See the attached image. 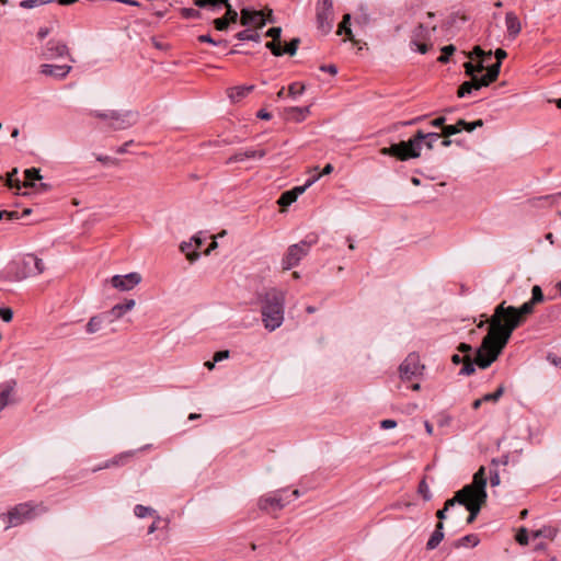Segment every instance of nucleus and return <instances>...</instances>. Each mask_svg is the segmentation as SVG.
Instances as JSON below:
<instances>
[{
	"label": "nucleus",
	"mask_w": 561,
	"mask_h": 561,
	"mask_svg": "<svg viewBox=\"0 0 561 561\" xmlns=\"http://www.w3.org/2000/svg\"><path fill=\"white\" fill-rule=\"evenodd\" d=\"M535 304L531 300L524 302L519 308L500 304L490 319L488 334L478 348V366L486 369L497 359L507 344L513 331L522 325L526 316L534 312Z\"/></svg>",
	"instance_id": "obj_1"
},
{
	"label": "nucleus",
	"mask_w": 561,
	"mask_h": 561,
	"mask_svg": "<svg viewBox=\"0 0 561 561\" xmlns=\"http://www.w3.org/2000/svg\"><path fill=\"white\" fill-rule=\"evenodd\" d=\"M486 483L485 468L480 467L473 474L472 482L456 492L457 503L463 505L473 516H478L486 502Z\"/></svg>",
	"instance_id": "obj_2"
},
{
	"label": "nucleus",
	"mask_w": 561,
	"mask_h": 561,
	"mask_svg": "<svg viewBox=\"0 0 561 561\" xmlns=\"http://www.w3.org/2000/svg\"><path fill=\"white\" fill-rule=\"evenodd\" d=\"M285 299V293L277 288L266 290L260 298L262 321L270 332L284 322Z\"/></svg>",
	"instance_id": "obj_3"
},
{
	"label": "nucleus",
	"mask_w": 561,
	"mask_h": 561,
	"mask_svg": "<svg viewBox=\"0 0 561 561\" xmlns=\"http://www.w3.org/2000/svg\"><path fill=\"white\" fill-rule=\"evenodd\" d=\"M442 136L443 135L438 133L417 130L408 141L391 145L388 148V156H393L400 160L416 158L420 156L423 145H425L427 149H432L434 144L437 142Z\"/></svg>",
	"instance_id": "obj_4"
},
{
	"label": "nucleus",
	"mask_w": 561,
	"mask_h": 561,
	"mask_svg": "<svg viewBox=\"0 0 561 561\" xmlns=\"http://www.w3.org/2000/svg\"><path fill=\"white\" fill-rule=\"evenodd\" d=\"M47 511L48 508L43 503H34L33 501L16 504L7 514L2 515L8 519L5 529L16 527L27 520H32L37 515L44 514Z\"/></svg>",
	"instance_id": "obj_5"
},
{
	"label": "nucleus",
	"mask_w": 561,
	"mask_h": 561,
	"mask_svg": "<svg viewBox=\"0 0 561 561\" xmlns=\"http://www.w3.org/2000/svg\"><path fill=\"white\" fill-rule=\"evenodd\" d=\"M45 264L42 259L33 253L23 255L20 260L10 265V274L15 280H22L42 274Z\"/></svg>",
	"instance_id": "obj_6"
},
{
	"label": "nucleus",
	"mask_w": 561,
	"mask_h": 561,
	"mask_svg": "<svg viewBox=\"0 0 561 561\" xmlns=\"http://www.w3.org/2000/svg\"><path fill=\"white\" fill-rule=\"evenodd\" d=\"M299 496L300 492L298 489L291 491L290 494H288L287 490L285 489L276 490L262 495L257 500V507L262 512L273 514L283 510L286 505Z\"/></svg>",
	"instance_id": "obj_7"
},
{
	"label": "nucleus",
	"mask_w": 561,
	"mask_h": 561,
	"mask_svg": "<svg viewBox=\"0 0 561 561\" xmlns=\"http://www.w3.org/2000/svg\"><path fill=\"white\" fill-rule=\"evenodd\" d=\"M93 117L107 122V127L113 130H123L129 128L136 123L137 115L127 111H92L90 113Z\"/></svg>",
	"instance_id": "obj_8"
},
{
	"label": "nucleus",
	"mask_w": 561,
	"mask_h": 561,
	"mask_svg": "<svg viewBox=\"0 0 561 561\" xmlns=\"http://www.w3.org/2000/svg\"><path fill=\"white\" fill-rule=\"evenodd\" d=\"M436 30L435 25L421 22L412 31L410 38V47L421 54H426L431 47L427 42L431 39L432 33Z\"/></svg>",
	"instance_id": "obj_9"
},
{
	"label": "nucleus",
	"mask_w": 561,
	"mask_h": 561,
	"mask_svg": "<svg viewBox=\"0 0 561 561\" xmlns=\"http://www.w3.org/2000/svg\"><path fill=\"white\" fill-rule=\"evenodd\" d=\"M312 242L309 241H300L299 243L291 244L285 255L282 259V267L284 271H289L293 267L297 266L300 261L308 255Z\"/></svg>",
	"instance_id": "obj_10"
},
{
	"label": "nucleus",
	"mask_w": 561,
	"mask_h": 561,
	"mask_svg": "<svg viewBox=\"0 0 561 561\" xmlns=\"http://www.w3.org/2000/svg\"><path fill=\"white\" fill-rule=\"evenodd\" d=\"M317 26L322 34H329L333 27L334 11L332 0H318Z\"/></svg>",
	"instance_id": "obj_11"
},
{
	"label": "nucleus",
	"mask_w": 561,
	"mask_h": 561,
	"mask_svg": "<svg viewBox=\"0 0 561 561\" xmlns=\"http://www.w3.org/2000/svg\"><path fill=\"white\" fill-rule=\"evenodd\" d=\"M425 366L421 363L420 355L411 352L399 366V376L402 380H411L423 375Z\"/></svg>",
	"instance_id": "obj_12"
},
{
	"label": "nucleus",
	"mask_w": 561,
	"mask_h": 561,
	"mask_svg": "<svg viewBox=\"0 0 561 561\" xmlns=\"http://www.w3.org/2000/svg\"><path fill=\"white\" fill-rule=\"evenodd\" d=\"M141 282L139 273L131 272L126 275H114L111 278V284L114 288L126 291L133 289Z\"/></svg>",
	"instance_id": "obj_13"
},
{
	"label": "nucleus",
	"mask_w": 561,
	"mask_h": 561,
	"mask_svg": "<svg viewBox=\"0 0 561 561\" xmlns=\"http://www.w3.org/2000/svg\"><path fill=\"white\" fill-rule=\"evenodd\" d=\"M43 56L47 59H55L64 56H68L70 61H75L72 56L69 54V49L64 42L57 39H49L43 50Z\"/></svg>",
	"instance_id": "obj_14"
},
{
	"label": "nucleus",
	"mask_w": 561,
	"mask_h": 561,
	"mask_svg": "<svg viewBox=\"0 0 561 561\" xmlns=\"http://www.w3.org/2000/svg\"><path fill=\"white\" fill-rule=\"evenodd\" d=\"M320 175L313 176L309 179L304 185L301 186H295L294 188L284 192L280 197L278 198L277 203L282 207L290 206L293 203H295L299 195H301L307 187H309L311 184H313Z\"/></svg>",
	"instance_id": "obj_15"
},
{
	"label": "nucleus",
	"mask_w": 561,
	"mask_h": 561,
	"mask_svg": "<svg viewBox=\"0 0 561 561\" xmlns=\"http://www.w3.org/2000/svg\"><path fill=\"white\" fill-rule=\"evenodd\" d=\"M267 21L273 22L272 12H270ZM240 22L244 26L255 25L256 27H262L265 25L266 19L264 18V14L262 11H252L250 9H242Z\"/></svg>",
	"instance_id": "obj_16"
},
{
	"label": "nucleus",
	"mask_w": 561,
	"mask_h": 561,
	"mask_svg": "<svg viewBox=\"0 0 561 561\" xmlns=\"http://www.w3.org/2000/svg\"><path fill=\"white\" fill-rule=\"evenodd\" d=\"M72 67L68 65H49L44 64L41 66V73L50 76L57 79H64L71 71Z\"/></svg>",
	"instance_id": "obj_17"
},
{
	"label": "nucleus",
	"mask_w": 561,
	"mask_h": 561,
	"mask_svg": "<svg viewBox=\"0 0 561 561\" xmlns=\"http://www.w3.org/2000/svg\"><path fill=\"white\" fill-rule=\"evenodd\" d=\"M265 156H266V151L264 149H248L244 151L236 152L234 154L229 157L226 161V164L241 162V161H244L245 159H252V158L262 159Z\"/></svg>",
	"instance_id": "obj_18"
},
{
	"label": "nucleus",
	"mask_w": 561,
	"mask_h": 561,
	"mask_svg": "<svg viewBox=\"0 0 561 561\" xmlns=\"http://www.w3.org/2000/svg\"><path fill=\"white\" fill-rule=\"evenodd\" d=\"M505 26H506L508 38L515 39L519 35V33L522 31V24H520V21L515 12H513V11L506 12Z\"/></svg>",
	"instance_id": "obj_19"
},
{
	"label": "nucleus",
	"mask_w": 561,
	"mask_h": 561,
	"mask_svg": "<svg viewBox=\"0 0 561 561\" xmlns=\"http://www.w3.org/2000/svg\"><path fill=\"white\" fill-rule=\"evenodd\" d=\"M309 113H310L309 106H304V107L293 106V107L284 108L283 117L286 121L299 123V122L305 121L306 117L309 115Z\"/></svg>",
	"instance_id": "obj_20"
},
{
	"label": "nucleus",
	"mask_w": 561,
	"mask_h": 561,
	"mask_svg": "<svg viewBox=\"0 0 561 561\" xmlns=\"http://www.w3.org/2000/svg\"><path fill=\"white\" fill-rule=\"evenodd\" d=\"M136 302L134 299H126L123 304H116L106 316H112L114 319L122 318L126 312L130 311L135 307Z\"/></svg>",
	"instance_id": "obj_21"
},
{
	"label": "nucleus",
	"mask_w": 561,
	"mask_h": 561,
	"mask_svg": "<svg viewBox=\"0 0 561 561\" xmlns=\"http://www.w3.org/2000/svg\"><path fill=\"white\" fill-rule=\"evenodd\" d=\"M444 536H445L444 535V524H443V522H438L435 527V530L433 531V534L431 535L430 539L426 542V549L427 550L436 549L439 546V543L443 541Z\"/></svg>",
	"instance_id": "obj_22"
},
{
	"label": "nucleus",
	"mask_w": 561,
	"mask_h": 561,
	"mask_svg": "<svg viewBox=\"0 0 561 561\" xmlns=\"http://www.w3.org/2000/svg\"><path fill=\"white\" fill-rule=\"evenodd\" d=\"M16 386L15 380H10L4 385V388L0 391V412L10 404L11 396Z\"/></svg>",
	"instance_id": "obj_23"
},
{
	"label": "nucleus",
	"mask_w": 561,
	"mask_h": 561,
	"mask_svg": "<svg viewBox=\"0 0 561 561\" xmlns=\"http://www.w3.org/2000/svg\"><path fill=\"white\" fill-rule=\"evenodd\" d=\"M254 85H239L233 87L228 90V96L232 102H239L243 98H245L251 91H253Z\"/></svg>",
	"instance_id": "obj_24"
},
{
	"label": "nucleus",
	"mask_w": 561,
	"mask_h": 561,
	"mask_svg": "<svg viewBox=\"0 0 561 561\" xmlns=\"http://www.w3.org/2000/svg\"><path fill=\"white\" fill-rule=\"evenodd\" d=\"M131 456H133L131 453H123V454L116 455L112 459L105 461L104 465L99 466L98 468H95L93 471H98V470H102V469H107V468L116 467V466H123V465L126 463V460L128 458H130Z\"/></svg>",
	"instance_id": "obj_25"
},
{
	"label": "nucleus",
	"mask_w": 561,
	"mask_h": 561,
	"mask_svg": "<svg viewBox=\"0 0 561 561\" xmlns=\"http://www.w3.org/2000/svg\"><path fill=\"white\" fill-rule=\"evenodd\" d=\"M337 34H345L348 41H354V36L351 30V15L344 14L341 23L339 24Z\"/></svg>",
	"instance_id": "obj_26"
},
{
	"label": "nucleus",
	"mask_w": 561,
	"mask_h": 561,
	"mask_svg": "<svg viewBox=\"0 0 561 561\" xmlns=\"http://www.w3.org/2000/svg\"><path fill=\"white\" fill-rule=\"evenodd\" d=\"M105 316V313L93 316L87 324V332L90 334L98 332L102 327L103 318Z\"/></svg>",
	"instance_id": "obj_27"
},
{
	"label": "nucleus",
	"mask_w": 561,
	"mask_h": 561,
	"mask_svg": "<svg viewBox=\"0 0 561 561\" xmlns=\"http://www.w3.org/2000/svg\"><path fill=\"white\" fill-rule=\"evenodd\" d=\"M478 355L476 356L474 362L471 359L469 355H466L463 358V366L459 371V375L469 376L476 371L474 364L478 365Z\"/></svg>",
	"instance_id": "obj_28"
},
{
	"label": "nucleus",
	"mask_w": 561,
	"mask_h": 561,
	"mask_svg": "<svg viewBox=\"0 0 561 561\" xmlns=\"http://www.w3.org/2000/svg\"><path fill=\"white\" fill-rule=\"evenodd\" d=\"M24 174H25V181H24L23 185L25 187L34 186V181L42 179V176L39 174V170L36 168H31V169L25 170Z\"/></svg>",
	"instance_id": "obj_29"
},
{
	"label": "nucleus",
	"mask_w": 561,
	"mask_h": 561,
	"mask_svg": "<svg viewBox=\"0 0 561 561\" xmlns=\"http://www.w3.org/2000/svg\"><path fill=\"white\" fill-rule=\"evenodd\" d=\"M479 542H480V540H479L478 536L470 534V535H466V536L461 537L460 539H458L457 542L455 543V546L457 548L467 547V546L476 547Z\"/></svg>",
	"instance_id": "obj_30"
},
{
	"label": "nucleus",
	"mask_w": 561,
	"mask_h": 561,
	"mask_svg": "<svg viewBox=\"0 0 561 561\" xmlns=\"http://www.w3.org/2000/svg\"><path fill=\"white\" fill-rule=\"evenodd\" d=\"M234 37L239 41H252L260 42L261 37L257 32H253L251 30H243L238 32Z\"/></svg>",
	"instance_id": "obj_31"
},
{
	"label": "nucleus",
	"mask_w": 561,
	"mask_h": 561,
	"mask_svg": "<svg viewBox=\"0 0 561 561\" xmlns=\"http://www.w3.org/2000/svg\"><path fill=\"white\" fill-rule=\"evenodd\" d=\"M417 492L426 502L432 499V492L425 479L420 481Z\"/></svg>",
	"instance_id": "obj_32"
},
{
	"label": "nucleus",
	"mask_w": 561,
	"mask_h": 561,
	"mask_svg": "<svg viewBox=\"0 0 561 561\" xmlns=\"http://www.w3.org/2000/svg\"><path fill=\"white\" fill-rule=\"evenodd\" d=\"M456 47L454 45H446L442 48V55L437 58V61L440 64H447L449 61V57L455 53Z\"/></svg>",
	"instance_id": "obj_33"
},
{
	"label": "nucleus",
	"mask_w": 561,
	"mask_h": 561,
	"mask_svg": "<svg viewBox=\"0 0 561 561\" xmlns=\"http://www.w3.org/2000/svg\"><path fill=\"white\" fill-rule=\"evenodd\" d=\"M134 513L137 517L144 518V517L153 515L156 513V511L149 506L138 504L135 506Z\"/></svg>",
	"instance_id": "obj_34"
},
{
	"label": "nucleus",
	"mask_w": 561,
	"mask_h": 561,
	"mask_svg": "<svg viewBox=\"0 0 561 561\" xmlns=\"http://www.w3.org/2000/svg\"><path fill=\"white\" fill-rule=\"evenodd\" d=\"M456 503H457L456 495L453 499H449L445 502V506L442 510L437 511V513H436V516L439 519V522H443L446 518L447 511L450 507L455 506Z\"/></svg>",
	"instance_id": "obj_35"
},
{
	"label": "nucleus",
	"mask_w": 561,
	"mask_h": 561,
	"mask_svg": "<svg viewBox=\"0 0 561 561\" xmlns=\"http://www.w3.org/2000/svg\"><path fill=\"white\" fill-rule=\"evenodd\" d=\"M50 2H53V0H23L20 2V7L23 9H33Z\"/></svg>",
	"instance_id": "obj_36"
},
{
	"label": "nucleus",
	"mask_w": 561,
	"mask_h": 561,
	"mask_svg": "<svg viewBox=\"0 0 561 561\" xmlns=\"http://www.w3.org/2000/svg\"><path fill=\"white\" fill-rule=\"evenodd\" d=\"M266 48L270 49L272 51V54L274 56H283L284 55V50H283V47L280 45V41H271V42H267L266 43Z\"/></svg>",
	"instance_id": "obj_37"
},
{
	"label": "nucleus",
	"mask_w": 561,
	"mask_h": 561,
	"mask_svg": "<svg viewBox=\"0 0 561 561\" xmlns=\"http://www.w3.org/2000/svg\"><path fill=\"white\" fill-rule=\"evenodd\" d=\"M505 388L501 385L493 393H486L482 397V400L485 402L493 401L496 402L504 393Z\"/></svg>",
	"instance_id": "obj_38"
},
{
	"label": "nucleus",
	"mask_w": 561,
	"mask_h": 561,
	"mask_svg": "<svg viewBox=\"0 0 561 561\" xmlns=\"http://www.w3.org/2000/svg\"><path fill=\"white\" fill-rule=\"evenodd\" d=\"M557 530L552 527H543L533 533L535 538L545 537V538H553L556 536Z\"/></svg>",
	"instance_id": "obj_39"
},
{
	"label": "nucleus",
	"mask_w": 561,
	"mask_h": 561,
	"mask_svg": "<svg viewBox=\"0 0 561 561\" xmlns=\"http://www.w3.org/2000/svg\"><path fill=\"white\" fill-rule=\"evenodd\" d=\"M300 39L298 37L293 38L286 46L283 48L284 54H288L289 56H294L297 53L299 47Z\"/></svg>",
	"instance_id": "obj_40"
},
{
	"label": "nucleus",
	"mask_w": 561,
	"mask_h": 561,
	"mask_svg": "<svg viewBox=\"0 0 561 561\" xmlns=\"http://www.w3.org/2000/svg\"><path fill=\"white\" fill-rule=\"evenodd\" d=\"M225 5L227 8V11L222 18L226 19V21L229 24L236 23L238 21V16H239L238 12L229 4V2H227V4H225Z\"/></svg>",
	"instance_id": "obj_41"
},
{
	"label": "nucleus",
	"mask_w": 561,
	"mask_h": 561,
	"mask_svg": "<svg viewBox=\"0 0 561 561\" xmlns=\"http://www.w3.org/2000/svg\"><path fill=\"white\" fill-rule=\"evenodd\" d=\"M305 91V85L299 82H294L288 87V95L291 98H296L301 95Z\"/></svg>",
	"instance_id": "obj_42"
},
{
	"label": "nucleus",
	"mask_w": 561,
	"mask_h": 561,
	"mask_svg": "<svg viewBox=\"0 0 561 561\" xmlns=\"http://www.w3.org/2000/svg\"><path fill=\"white\" fill-rule=\"evenodd\" d=\"M473 82L465 81L458 89V98H465L466 95L471 94L473 91Z\"/></svg>",
	"instance_id": "obj_43"
},
{
	"label": "nucleus",
	"mask_w": 561,
	"mask_h": 561,
	"mask_svg": "<svg viewBox=\"0 0 561 561\" xmlns=\"http://www.w3.org/2000/svg\"><path fill=\"white\" fill-rule=\"evenodd\" d=\"M500 69H501L500 62H495V64L491 65L490 67H488L486 73H485L488 76V79L495 81L499 77Z\"/></svg>",
	"instance_id": "obj_44"
},
{
	"label": "nucleus",
	"mask_w": 561,
	"mask_h": 561,
	"mask_svg": "<svg viewBox=\"0 0 561 561\" xmlns=\"http://www.w3.org/2000/svg\"><path fill=\"white\" fill-rule=\"evenodd\" d=\"M543 299H545V296L542 294L540 286L535 285L531 289V299L530 300L536 305V304L542 302Z\"/></svg>",
	"instance_id": "obj_45"
},
{
	"label": "nucleus",
	"mask_w": 561,
	"mask_h": 561,
	"mask_svg": "<svg viewBox=\"0 0 561 561\" xmlns=\"http://www.w3.org/2000/svg\"><path fill=\"white\" fill-rule=\"evenodd\" d=\"M181 14L185 19H199L201 12L193 8H183L181 9Z\"/></svg>",
	"instance_id": "obj_46"
},
{
	"label": "nucleus",
	"mask_w": 561,
	"mask_h": 561,
	"mask_svg": "<svg viewBox=\"0 0 561 561\" xmlns=\"http://www.w3.org/2000/svg\"><path fill=\"white\" fill-rule=\"evenodd\" d=\"M197 41L201 43H208L211 45H227V41H215L209 34H203L197 36Z\"/></svg>",
	"instance_id": "obj_47"
},
{
	"label": "nucleus",
	"mask_w": 561,
	"mask_h": 561,
	"mask_svg": "<svg viewBox=\"0 0 561 561\" xmlns=\"http://www.w3.org/2000/svg\"><path fill=\"white\" fill-rule=\"evenodd\" d=\"M191 245H192V243H191V242H190V243H187V242H183V243L181 244V250H182V252H185V253H186V257H187V260H188V261H191V262H193V261H195V260L199 256V254H198L196 251H193V252H186V251H187V249H190V248H191Z\"/></svg>",
	"instance_id": "obj_48"
},
{
	"label": "nucleus",
	"mask_w": 561,
	"mask_h": 561,
	"mask_svg": "<svg viewBox=\"0 0 561 561\" xmlns=\"http://www.w3.org/2000/svg\"><path fill=\"white\" fill-rule=\"evenodd\" d=\"M458 133H460V128H457V126L455 124L454 125H445L442 130V135L445 138H448Z\"/></svg>",
	"instance_id": "obj_49"
},
{
	"label": "nucleus",
	"mask_w": 561,
	"mask_h": 561,
	"mask_svg": "<svg viewBox=\"0 0 561 561\" xmlns=\"http://www.w3.org/2000/svg\"><path fill=\"white\" fill-rule=\"evenodd\" d=\"M18 169H13L10 173H8L7 185L19 190L21 187L20 181L13 179Z\"/></svg>",
	"instance_id": "obj_50"
},
{
	"label": "nucleus",
	"mask_w": 561,
	"mask_h": 561,
	"mask_svg": "<svg viewBox=\"0 0 561 561\" xmlns=\"http://www.w3.org/2000/svg\"><path fill=\"white\" fill-rule=\"evenodd\" d=\"M528 531L526 528H520V530L517 533L516 535V541L522 545V546H525L528 543Z\"/></svg>",
	"instance_id": "obj_51"
},
{
	"label": "nucleus",
	"mask_w": 561,
	"mask_h": 561,
	"mask_svg": "<svg viewBox=\"0 0 561 561\" xmlns=\"http://www.w3.org/2000/svg\"><path fill=\"white\" fill-rule=\"evenodd\" d=\"M492 51L485 53L480 46H476L473 50L469 54V58L477 56L479 58L491 57Z\"/></svg>",
	"instance_id": "obj_52"
},
{
	"label": "nucleus",
	"mask_w": 561,
	"mask_h": 561,
	"mask_svg": "<svg viewBox=\"0 0 561 561\" xmlns=\"http://www.w3.org/2000/svg\"><path fill=\"white\" fill-rule=\"evenodd\" d=\"M213 24L217 31H226L229 26V23L222 16L215 19Z\"/></svg>",
	"instance_id": "obj_53"
},
{
	"label": "nucleus",
	"mask_w": 561,
	"mask_h": 561,
	"mask_svg": "<svg viewBox=\"0 0 561 561\" xmlns=\"http://www.w3.org/2000/svg\"><path fill=\"white\" fill-rule=\"evenodd\" d=\"M0 318H1L4 322H10V321L12 320V318H13V311H12V309L1 307V308H0Z\"/></svg>",
	"instance_id": "obj_54"
},
{
	"label": "nucleus",
	"mask_w": 561,
	"mask_h": 561,
	"mask_svg": "<svg viewBox=\"0 0 561 561\" xmlns=\"http://www.w3.org/2000/svg\"><path fill=\"white\" fill-rule=\"evenodd\" d=\"M282 28L279 26L271 27L266 32V36L272 37L274 41H280Z\"/></svg>",
	"instance_id": "obj_55"
},
{
	"label": "nucleus",
	"mask_w": 561,
	"mask_h": 561,
	"mask_svg": "<svg viewBox=\"0 0 561 561\" xmlns=\"http://www.w3.org/2000/svg\"><path fill=\"white\" fill-rule=\"evenodd\" d=\"M490 482L492 486H497L500 484V474L496 469L490 471Z\"/></svg>",
	"instance_id": "obj_56"
},
{
	"label": "nucleus",
	"mask_w": 561,
	"mask_h": 561,
	"mask_svg": "<svg viewBox=\"0 0 561 561\" xmlns=\"http://www.w3.org/2000/svg\"><path fill=\"white\" fill-rule=\"evenodd\" d=\"M483 126V121L482 119H477L474 122H471V123H468L467 122V126H466V130L468 133H471L476 128L478 127H482Z\"/></svg>",
	"instance_id": "obj_57"
},
{
	"label": "nucleus",
	"mask_w": 561,
	"mask_h": 561,
	"mask_svg": "<svg viewBox=\"0 0 561 561\" xmlns=\"http://www.w3.org/2000/svg\"><path fill=\"white\" fill-rule=\"evenodd\" d=\"M465 71H466V75L469 76V77H474L477 76L476 75V68H474V65L471 62V61H467L465 65Z\"/></svg>",
	"instance_id": "obj_58"
},
{
	"label": "nucleus",
	"mask_w": 561,
	"mask_h": 561,
	"mask_svg": "<svg viewBox=\"0 0 561 561\" xmlns=\"http://www.w3.org/2000/svg\"><path fill=\"white\" fill-rule=\"evenodd\" d=\"M445 122H446V117L439 116V117H436L435 119L431 121L430 125L433 127H442L443 128L445 126Z\"/></svg>",
	"instance_id": "obj_59"
},
{
	"label": "nucleus",
	"mask_w": 561,
	"mask_h": 561,
	"mask_svg": "<svg viewBox=\"0 0 561 561\" xmlns=\"http://www.w3.org/2000/svg\"><path fill=\"white\" fill-rule=\"evenodd\" d=\"M229 357V351H219V352H216L215 355H214V362H220L222 359H226Z\"/></svg>",
	"instance_id": "obj_60"
},
{
	"label": "nucleus",
	"mask_w": 561,
	"mask_h": 561,
	"mask_svg": "<svg viewBox=\"0 0 561 561\" xmlns=\"http://www.w3.org/2000/svg\"><path fill=\"white\" fill-rule=\"evenodd\" d=\"M320 70L324 71V72H329L333 76L337 73V68L335 65H323L320 67Z\"/></svg>",
	"instance_id": "obj_61"
},
{
	"label": "nucleus",
	"mask_w": 561,
	"mask_h": 561,
	"mask_svg": "<svg viewBox=\"0 0 561 561\" xmlns=\"http://www.w3.org/2000/svg\"><path fill=\"white\" fill-rule=\"evenodd\" d=\"M494 55L497 60L496 62H500V65L502 64V60L507 56L506 51L502 48H497Z\"/></svg>",
	"instance_id": "obj_62"
},
{
	"label": "nucleus",
	"mask_w": 561,
	"mask_h": 561,
	"mask_svg": "<svg viewBox=\"0 0 561 561\" xmlns=\"http://www.w3.org/2000/svg\"><path fill=\"white\" fill-rule=\"evenodd\" d=\"M96 160L104 163V164H107V163H115L116 160L108 157V156H98L96 157Z\"/></svg>",
	"instance_id": "obj_63"
},
{
	"label": "nucleus",
	"mask_w": 561,
	"mask_h": 561,
	"mask_svg": "<svg viewBox=\"0 0 561 561\" xmlns=\"http://www.w3.org/2000/svg\"><path fill=\"white\" fill-rule=\"evenodd\" d=\"M50 33V30L48 27H41L37 32V37L39 39H44L48 34Z\"/></svg>",
	"instance_id": "obj_64"
}]
</instances>
